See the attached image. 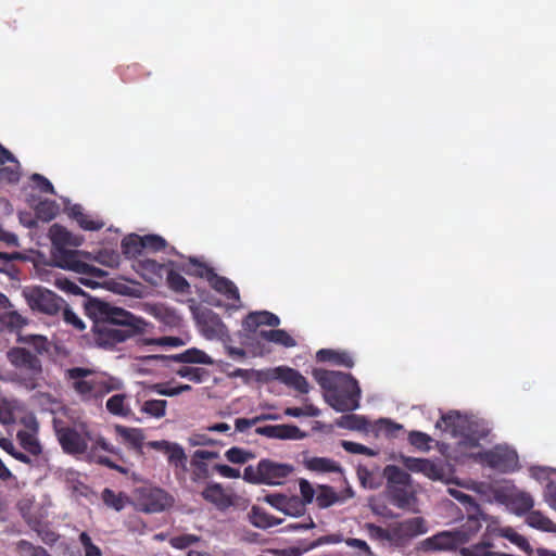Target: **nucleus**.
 Returning <instances> with one entry per match:
<instances>
[{"instance_id": "15", "label": "nucleus", "mask_w": 556, "mask_h": 556, "mask_svg": "<svg viewBox=\"0 0 556 556\" xmlns=\"http://www.w3.org/2000/svg\"><path fill=\"white\" fill-rule=\"evenodd\" d=\"M402 464L406 469L413 472H420L431 480H442L445 476L444 467L441 463H435L427 458L402 457Z\"/></svg>"}, {"instance_id": "55", "label": "nucleus", "mask_w": 556, "mask_h": 556, "mask_svg": "<svg viewBox=\"0 0 556 556\" xmlns=\"http://www.w3.org/2000/svg\"><path fill=\"white\" fill-rule=\"evenodd\" d=\"M144 243V250L153 252L162 251L166 248V241L164 238L157 235H147L142 237Z\"/></svg>"}, {"instance_id": "4", "label": "nucleus", "mask_w": 556, "mask_h": 556, "mask_svg": "<svg viewBox=\"0 0 556 556\" xmlns=\"http://www.w3.org/2000/svg\"><path fill=\"white\" fill-rule=\"evenodd\" d=\"M7 358L14 371L11 380L27 391L40 387L42 377V363L39 356L21 346L11 348L7 352Z\"/></svg>"}, {"instance_id": "7", "label": "nucleus", "mask_w": 556, "mask_h": 556, "mask_svg": "<svg viewBox=\"0 0 556 556\" xmlns=\"http://www.w3.org/2000/svg\"><path fill=\"white\" fill-rule=\"evenodd\" d=\"M92 375L93 370L85 367H72L65 371V378L72 381L73 390L83 401L97 399L110 390L103 380L96 377L89 378Z\"/></svg>"}, {"instance_id": "38", "label": "nucleus", "mask_w": 556, "mask_h": 556, "mask_svg": "<svg viewBox=\"0 0 556 556\" xmlns=\"http://www.w3.org/2000/svg\"><path fill=\"white\" fill-rule=\"evenodd\" d=\"M251 522L257 528L267 529L278 525L280 521L275 517L270 516L262 508L253 506L251 510Z\"/></svg>"}, {"instance_id": "26", "label": "nucleus", "mask_w": 556, "mask_h": 556, "mask_svg": "<svg viewBox=\"0 0 556 556\" xmlns=\"http://www.w3.org/2000/svg\"><path fill=\"white\" fill-rule=\"evenodd\" d=\"M167 268L166 264H161L151 258H144L138 263V269L142 278L153 286H159L162 282Z\"/></svg>"}, {"instance_id": "46", "label": "nucleus", "mask_w": 556, "mask_h": 556, "mask_svg": "<svg viewBox=\"0 0 556 556\" xmlns=\"http://www.w3.org/2000/svg\"><path fill=\"white\" fill-rule=\"evenodd\" d=\"M18 341L31 345L36 351L35 354H37V355L49 351L48 340L43 336H36V334L24 336V337H20Z\"/></svg>"}, {"instance_id": "47", "label": "nucleus", "mask_w": 556, "mask_h": 556, "mask_svg": "<svg viewBox=\"0 0 556 556\" xmlns=\"http://www.w3.org/2000/svg\"><path fill=\"white\" fill-rule=\"evenodd\" d=\"M102 500L106 506L114 508L116 511L122 510L125 506V500L122 493H115L108 488L102 492Z\"/></svg>"}, {"instance_id": "22", "label": "nucleus", "mask_w": 556, "mask_h": 556, "mask_svg": "<svg viewBox=\"0 0 556 556\" xmlns=\"http://www.w3.org/2000/svg\"><path fill=\"white\" fill-rule=\"evenodd\" d=\"M27 430H18L16 439L20 445L33 456H39L42 453V446L37 438L38 422L31 418L26 422Z\"/></svg>"}, {"instance_id": "34", "label": "nucleus", "mask_w": 556, "mask_h": 556, "mask_svg": "<svg viewBox=\"0 0 556 556\" xmlns=\"http://www.w3.org/2000/svg\"><path fill=\"white\" fill-rule=\"evenodd\" d=\"M509 504L518 516L529 514L534 505L533 498L526 492H518L510 496Z\"/></svg>"}, {"instance_id": "42", "label": "nucleus", "mask_w": 556, "mask_h": 556, "mask_svg": "<svg viewBox=\"0 0 556 556\" xmlns=\"http://www.w3.org/2000/svg\"><path fill=\"white\" fill-rule=\"evenodd\" d=\"M502 536L507 539L509 542L518 546L521 551L531 554L532 547L529 541L518 532H516L513 528L508 527L502 530Z\"/></svg>"}, {"instance_id": "2", "label": "nucleus", "mask_w": 556, "mask_h": 556, "mask_svg": "<svg viewBox=\"0 0 556 556\" xmlns=\"http://www.w3.org/2000/svg\"><path fill=\"white\" fill-rule=\"evenodd\" d=\"M313 376L327 392L326 400L333 409L345 413L359 407L361 388L351 374L315 369Z\"/></svg>"}, {"instance_id": "40", "label": "nucleus", "mask_w": 556, "mask_h": 556, "mask_svg": "<svg viewBox=\"0 0 556 556\" xmlns=\"http://www.w3.org/2000/svg\"><path fill=\"white\" fill-rule=\"evenodd\" d=\"M166 282L169 289L179 293H188L190 289V285L187 279L180 275L179 273L167 268L166 271Z\"/></svg>"}, {"instance_id": "9", "label": "nucleus", "mask_w": 556, "mask_h": 556, "mask_svg": "<svg viewBox=\"0 0 556 556\" xmlns=\"http://www.w3.org/2000/svg\"><path fill=\"white\" fill-rule=\"evenodd\" d=\"M428 531L422 517H412L400 522L390 525V544L402 547L408 544L414 538Z\"/></svg>"}, {"instance_id": "36", "label": "nucleus", "mask_w": 556, "mask_h": 556, "mask_svg": "<svg viewBox=\"0 0 556 556\" xmlns=\"http://www.w3.org/2000/svg\"><path fill=\"white\" fill-rule=\"evenodd\" d=\"M528 526L545 532H556V525L539 510H531L526 518Z\"/></svg>"}, {"instance_id": "11", "label": "nucleus", "mask_w": 556, "mask_h": 556, "mask_svg": "<svg viewBox=\"0 0 556 556\" xmlns=\"http://www.w3.org/2000/svg\"><path fill=\"white\" fill-rule=\"evenodd\" d=\"M197 324L202 334L208 339H218L223 342L230 341V334L227 326L219 315L212 309H204L197 315Z\"/></svg>"}, {"instance_id": "39", "label": "nucleus", "mask_w": 556, "mask_h": 556, "mask_svg": "<svg viewBox=\"0 0 556 556\" xmlns=\"http://www.w3.org/2000/svg\"><path fill=\"white\" fill-rule=\"evenodd\" d=\"M338 502H340V496L332 486L319 485L316 496L319 508H328Z\"/></svg>"}, {"instance_id": "59", "label": "nucleus", "mask_w": 556, "mask_h": 556, "mask_svg": "<svg viewBox=\"0 0 556 556\" xmlns=\"http://www.w3.org/2000/svg\"><path fill=\"white\" fill-rule=\"evenodd\" d=\"M341 446L349 453L351 454H363V455H367V456H375L377 453L361 444V443H356V442H352V441H346V440H343L341 442Z\"/></svg>"}, {"instance_id": "32", "label": "nucleus", "mask_w": 556, "mask_h": 556, "mask_svg": "<svg viewBox=\"0 0 556 556\" xmlns=\"http://www.w3.org/2000/svg\"><path fill=\"white\" fill-rule=\"evenodd\" d=\"M408 486L409 485L387 486L388 496L392 504H394L396 507L406 508L412 504L414 495L408 490Z\"/></svg>"}, {"instance_id": "10", "label": "nucleus", "mask_w": 556, "mask_h": 556, "mask_svg": "<svg viewBox=\"0 0 556 556\" xmlns=\"http://www.w3.org/2000/svg\"><path fill=\"white\" fill-rule=\"evenodd\" d=\"M481 459L489 467L501 471L511 472L518 468V455L515 450L508 446L497 445L481 454Z\"/></svg>"}, {"instance_id": "12", "label": "nucleus", "mask_w": 556, "mask_h": 556, "mask_svg": "<svg viewBox=\"0 0 556 556\" xmlns=\"http://www.w3.org/2000/svg\"><path fill=\"white\" fill-rule=\"evenodd\" d=\"M469 538L463 530L442 531L427 538L422 542L425 551H453L468 542Z\"/></svg>"}, {"instance_id": "33", "label": "nucleus", "mask_w": 556, "mask_h": 556, "mask_svg": "<svg viewBox=\"0 0 556 556\" xmlns=\"http://www.w3.org/2000/svg\"><path fill=\"white\" fill-rule=\"evenodd\" d=\"M122 253L128 258H135L144 251L142 237L136 233L129 235L122 240Z\"/></svg>"}, {"instance_id": "62", "label": "nucleus", "mask_w": 556, "mask_h": 556, "mask_svg": "<svg viewBox=\"0 0 556 556\" xmlns=\"http://www.w3.org/2000/svg\"><path fill=\"white\" fill-rule=\"evenodd\" d=\"M300 492L302 495L301 501L304 503V505L313 502L315 491L307 480L302 479L300 481Z\"/></svg>"}, {"instance_id": "13", "label": "nucleus", "mask_w": 556, "mask_h": 556, "mask_svg": "<svg viewBox=\"0 0 556 556\" xmlns=\"http://www.w3.org/2000/svg\"><path fill=\"white\" fill-rule=\"evenodd\" d=\"M86 315L92 320V326L104 324L113 317L126 316V309L115 307L97 298H88L84 303Z\"/></svg>"}, {"instance_id": "8", "label": "nucleus", "mask_w": 556, "mask_h": 556, "mask_svg": "<svg viewBox=\"0 0 556 556\" xmlns=\"http://www.w3.org/2000/svg\"><path fill=\"white\" fill-rule=\"evenodd\" d=\"M23 294L33 311L45 315L55 316L65 305V301L61 296L41 286L26 288Z\"/></svg>"}, {"instance_id": "25", "label": "nucleus", "mask_w": 556, "mask_h": 556, "mask_svg": "<svg viewBox=\"0 0 556 556\" xmlns=\"http://www.w3.org/2000/svg\"><path fill=\"white\" fill-rule=\"evenodd\" d=\"M279 324V317L267 311L251 312L242 321L243 329L248 332H257L261 326L277 327Z\"/></svg>"}, {"instance_id": "63", "label": "nucleus", "mask_w": 556, "mask_h": 556, "mask_svg": "<svg viewBox=\"0 0 556 556\" xmlns=\"http://www.w3.org/2000/svg\"><path fill=\"white\" fill-rule=\"evenodd\" d=\"M15 421L14 413L7 402H0V424L11 425Z\"/></svg>"}, {"instance_id": "27", "label": "nucleus", "mask_w": 556, "mask_h": 556, "mask_svg": "<svg viewBox=\"0 0 556 556\" xmlns=\"http://www.w3.org/2000/svg\"><path fill=\"white\" fill-rule=\"evenodd\" d=\"M153 358H167L176 363L182 364H202V365H213L214 361L211 356H208L204 351L199 350L197 348H191L186 350L182 353L174 354L169 356H153Z\"/></svg>"}, {"instance_id": "23", "label": "nucleus", "mask_w": 556, "mask_h": 556, "mask_svg": "<svg viewBox=\"0 0 556 556\" xmlns=\"http://www.w3.org/2000/svg\"><path fill=\"white\" fill-rule=\"evenodd\" d=\"M202 497L219 510H226L233 505L231 494H228L220 483H210L201 493Z\"/></svg>"}, {"instance_id": "48", "label": "nucleus", "mask_w": 556, "mask_h": 556, "mask_svg": "<svg viewBox=\"0 0 556 556\" xmlns=\"http://www.w3.org/2000/svg\"><path fill=\"white\" fill-rule=\"evenodd\" d=\"M0 447L3 451H5L9 455H11L13 458H15L16 460L22 462L27 465H31L33 462H31L30 457L27 454L20 452L14 446V444L11 440L2 438L0 440Z\"/></svg>"}, {"instance_id": "19", "label": "nucleus", "mask_w": 556, "mask_h": 556, "mask_svg": "<svg viewBox=\"0 0 556 556\" xmlns=\"http://www.w3.org/2000/svg\"><path fill=\"white\" fill-rule=\"evenodd\" d=\"M255 433L279 440H301L306 437L298 426L294 425H267L257 427Z\"/></svg>"}, {"instance_id": "64", "label": "nucleus", "mask_w": 556, "mask_h": 556, "mask_svg": "<svg viewBox=\"0 0 556 556\" xmlns=\"http://www.w3.org/2000/svg\"><path fill=\"white\" fill-rule=\"evenodd\" d=\"M463 556H489L488 546L484 544H476L462 549Z\"/></svg>"}, {"instance_id": "31", "label": "nucleus", "mask_w": 556, "mask_h": 556, "mask_svg": "<svg viewBox=\"0 0 556 556\" xmlns=\"http://www.w3.org/2000/svg\"><path fill=\"white\" fill-rule=\"evenodd\" d=\"M317 359L320 362H331L339 366L352 368L354 366L353 357L349 352H340L330 349H321L317 352Z\"/></svg>"}, {"instance_id": "29", "label": "nucleus", "mask_w": 556, "mask_h": 556, "mask_svg": "<svg viewBox=\"0 0 556 556\" xmlns=\"http://www.w3.org/2000/svg\"><path fill=\"white\" fill-rule=\"evenodd\" d=\"M303 464L307 470L317 473L343 472L341 465L338 462L328 457H308L304 459Z\"/></svg>"}, {"instance_id": "49", "label": "nucleus", "mask_w": 556, "mask_h": 556, "mask_svg": "<svg viewBox=\"0 0 556 556\" xmlns=\"http://www.w3.org/2000/svg\"><path fill=\"white\" fill-rule=\"evenodd\" d=\"M225 456L227 460L232 464H244L254 457L251 452L237 446L230 447L226 451Z\"/></svg>"}, {"instance_id": "56", "label": "nucleus", "mask_w": 556, "mask_h": 556, "mask_svg": "<svg viewBox=\"0 0 556 556\" xmlns=\"http://www.w3.org/2000/svg\"><path fill=\"white\" fill-rule=\"evenodd\" d=\"M319 409L314 405H306L304 408L302 407H287L285 409V415L290 417H302L309 416L316 417L319 415Z\"/></svg>"}, {"instance_id": "24", "label": "nucleus", "mask_w": 556, "mask_h": 556, "mask_svg": "<svg viewBox=\"0 0 556 556\" xmlns=\"http://www.w3.org/2000/svg\"><path fill=\"white\" fill-rule=\"evenodd\" d=\"M276 378L283 382L286 386L293 388L302 394L309 391V384L306 378L300 371L290 367H278L275 370Z\"/></svg>"}, {"instance_id": "53", "label": "nucleus", "mask_w": 556, "mask_h": 556, "mask_svg": "<svg viewBox=\"0 0 556 556\" xmlns=\"http://www.w3.org/2000/svg\"><path fill=\"white\" fill-rule=\"evenodd\" d=\"M271 337L273 339L270 342L277 345H281L283 348H293L296 345V341L285 329H274V334Z\"/></svg>"}, {"instance_id": "14", "label": "nucleus", "mask_w": 556, "mask_h": 556, "mask_svg": "<svg viewBox=\"0 0 556 556\" xmlns=\"http://www.w3.org/2000/svg\"><path fill=\"white\" fill-rule=\"evenodd\" d=\"M140 506L146 513H160L170 507L173 497L160 488L144 489L140 493Z\"/></svg>"}, {"instance_id": "6", "label": "nucleus", "mask_w": 556, "mask_h": 556, "mask_svg": "<svg viewBox=\"0 0 556 556\" xmlns=\"http://www.w3.org/2000/svg\"><path fill=\"white\" fill-rule=\"evenodd\" d=\"M292 471V465L264 458L256 466L249 465L244 468L243 480L251 484L279 485Z\"/></svg>"}, {"instance_id": "52", "label": "nucleus", "mask_w": 556, "mask_h": 556, "mask_svg": "<svg viewBox=\"0 0 556 556\" xmlns=\"http://www.w3.org/2000/svg\"><path fill=\"white\" fill-rule=\"evenodd\" d=\"M199 541H200V538L198 535H194V534H180V535L173 536L169 540V544L174 548L185 549V548H188L189 546L198 543Z\"/></svg>"}, {"instance_id": "54", "label": "nucleus", "mask_w": 556, "mask_h": 556, "mask_svg": "<svg viewBox=\"0 0 556 556\" xmlns=\"http://www.w3.org/2000/svg\"><path fill=\"white\" fill-rule=\"evenodd\" d=\"M79 542L84 548L85 556H102L101 548L92 543L90 535L86 531L79 534Z\"/></svg>"}, {"instance_id": "21", "label": "nucleus", "mask_w": 556, "mask_h": 556, "mask_svg": "<svg viewBox=\"0 0 556 556\" xmlns=\"http://www.w3.org/2000/svg\"><path fill=\"white\" fill-rule=\"evenodd\" d=\"M152 393L143 389L136 395V403L142 414L152 418H163L166 415L167 401L151 399Z\"/></svg>"}, {"instance_id": "18", "label": "nucleus", "mask_w": 556, "mask_h": 556, "mask_svg": "<svg viewBox=\"0 0 556 556\" xmlns=\"http://www.w3.org/2000/svg\"><path fill=\"white\" fill-rule=\"evenodd\" d=\"M219 453L216 451L197 450L191 456V480L193 482L205 481L210 478L211 472L206 460L216 459Z\"/></svg>"}, {"instance_id": "35", "label": "nucleus", "mask_w": 556, "mask_h": 556, "mask_svg": "<svg viewBox=\"0 0 556 556\" xmlns=\"http://www.w3.org/2000/svg\"><path fill=\"white\" fill-rule=\"evenodd\" d=\"M109 413L119 417H129L132 415L130 407L126 404V395L125 394H114L112 395L105 404Z\"/></svg>"}, {"instance_id": "58", "label": "nucleus", "mask_w": 556, "mask_h": 556, "mask_svg": "<svg viewBox=\"0 0 556 556\" xmlns=\"http://www.w3.org/2000/svg\"><path fill=\"white\" fill-rule=\"evenodd\" d=\"M146 345H160V346H181L185 344L184 340L179 337H161L155 339H146Z\"/></svg>"}, {"instance_id": "5", "label": "nucleus", "mask_w": 556, "mask_h": 556, "mask_svg": "<svg viewBox=\"0 0 556 556\" xmlns=\"http://www.w3.org/2000/svg\"><path fill=\"white\" fill-rule=\"evenodd\" d=\"M435 427L459 439L458 444L466 448L479 446L480 440L489 433V430L478 420L460 415L458 412L443 415Z\"/></svg>"}, {"instance_id": "41", "label": "nucleus", "mask_w": 556, "mask_h": 556, "mask_svg": "<svg viewBox=\"0 0 556 556\" xmlns=\"http://www.w3.org/2000/svg\"><path fill=\"white\" fill-rule=\"evenodd\" d=\"M337 425L344 429L361 431L367 429L368 420L364 416L350 414L341 416Z\"/></svg>"}, {"instance_id": "57", "label": "nucleus", "mask_w": 556, "mask_h": 556, "mask_svg": "<svg viewBox=\"0 0 556 556\" xmlns=\"http://www.w3.org/2000/svg\"><path fill=\"white\" fill-rule=\"evenodd\" d=\"M14 166L0 167V181L7 184H16L20 180L18 163Z\"/></svg>"}, {"instance_id": "51", "label": "nucleus", "mask_w": 556, "mask_h": 556, "mask_svg": "<svg viewBox=\"0 0 556 556\" xmlns=\"http://www.w3.org/2000/svg\"><path fill=\"white\" fill-rule=\"evenodd\" d=\"M365 529L368 532L370 539L390 543V526L388 528H382L375 523L368 522L365 523Z\"/></svg>"}, {"instance_id": "43", "label": "nucleus", "mask_w": 556, "mask_h": 556, "mask_svg": "<svg viewBox=\"0 0 556 556\" xmlns=\"http://www.w3.org/2000/svg\"><path fill=\"white\" fill-rule=\"evenodd\" d=\"M59 212V206L54 201H41L36 206V215L43 222L52 220Z\"/></svg>"}, {"instance_id": "60", "label": "nucleus", "mask_w": 556, "mask_h": 556, "mask_svg": "<svg viewBox=\"0 0 556 556\" xmlns=\"http://www.w3.org/2000/svg\"><path fill=\"white\" fill-rule=\"evenodd\" d=\"M65 323L72 325L75 329L81 331L85 329L84 321L68 307L65 303L64 308L61 311Z\"/></svg>"}, {"instance_id": "45", "label": "nucleus", "mask_w": 556, "mask_h": 556, "mask_svg": "<svg viewBox=\"0 0 556 556\" xmlns=\"http://www.w3.org/2000/svg\"><path fill=\"white\" fill-rule=\"evenodd\" d=\"M176 374L181 378H187L188 380L200 383L204 380L205 376H207V371L204 368L200 367H189L184 366L179 368Z\"/></svg>"}, {"instance_id": "1", "label": "nucleus", "mask_w": 556, "mask_h": 556, "mask_svg": "<svg viewBox=\"0 0 556 556\" xmlns=\"http://www.w3.org/2000/svg\"><path fill=\"white\" fill-rule=\"evenodd\" d=\"M50 238L53 247L52 258L54 264L60 268L83 275L79 278L81 285L93 289L99 286V282L93 280L94 278L103 279L108 276L105 270L87 262L89 258L88 253L66 249V245L71 243L72 233L64 227L54 224L50 228Z\"/></svg>"}, {"instance_id": "20", "label": "nucleus", "mask_w": 556, "mask_h": 556, "mask_svg": "<svg viewBox=\"0 0 556 556\" xmlns=\"http://www.w3.org/2000/svg\"><path fill=\"white\" fill-rule=\"evenodd\" d=\"M203 275L210 286L218 293L225 295L228 300L236 302L240 301V293L237 286L226 277L219 276L215 273L214 268H205Z\"/></svg>"}, {"instance_id": "17", "label": "nucleus", "mask_w": 556, "mask_h": 556, "mask_svg": "<svg viewBox=\"0 0 556 556\" xmlns=\"http://www.w3.org/2000/svg\"><path fill=\"white\" fill-rule=\"evenodd\" d=\"M56 435L61 447L67 454H84L88 448L87 440L72 427L58 429Z\"/></svg>"}, {"instance_id": "3", "label": "nucleus", "mask_w": 556, "mask_h": 556, "mask_svg": "<svg viewBox=\"0 0 556 556\" xmlns=\"http://www.w3.org/2000/svg\"><path fill=\"white\" fill-rule=\"evenodd\" d=\"M147 327L148 323L143 318L126 311V316L113 317L104 324L92 326V340L97 346L111 350L128 339L143 334Z\"/></svg>"}, {"instance_id": "37", "label": "nucleus", "mask_w": 556, "mask_h": 556, "mask_svg": "<svg viewBox=\"0 0 556 556\" xmlns=\"http://www.w3.org/2000/svg\"><path fill=\"white\" fill-rule=\"evenodd\" d=\"M384 477L387 478L388 485H409L410 476L403 469L394 465H388L384 468Z\"/></svg>"}, {"instance_id": "16", "label": "nucleus", "mask_w": 556, "mask_h": 556, "mask_svg": "<svg viewBox=\"0 0 556 556\" xmlns=\"http://www.w3.org/2000/svg\"><path fill=\"white\" fill-rule=\"evenodd\" d=\"M149 447L163 452L167 455L168 463L182 472L187 471V455L185 450L178 443L169 442L166 440L150 441L147 444Z\"/></svg>"}, {"instance_id": "44", "label": "nucleus", "mask_w": 556, "mask_h": 556, "mask_svg": "<svg viewBox=\"0 0 556 556\" xmlns=\"http://www.w3.org/2000/svg\"><path fill=\"white\" fill-rule=\"evenodd\" d=\"M408 442L414 447L428 452L430 450V443L432 442V438L421 431H410L408 434Z\"/></svg>"}, {"instance_id": "50", "label": "nucleus", "mask_w": 556, "mask_h": 556, "mask_svg": "<svg viewBox=\"0 0 556 556\" xmlns=\"http://www.w3.org/2000/svg\"><path fill=\"white\" fill-rule=\"evenodd\" d=\"M305 505L298 496H287L282 510L286 515L300 516L304 513Z\"/></svg>"}, {"instance_id": "30", "label": "nucleus", "mask_w": 556, "mask_h": 556, "mask_svg": "<svg viewBox=\"0 0 556 556\" xmlns=\"http://www.w3.org/2000/svg\"><path fill=\"white\" fill-rule=\"evenodd\" d=\"M115 431L129 445L130 448L135 450L139 454H142L144 435L141 429L128 428L117 425L115 427Z\"/></svg>"}, {"instance_id": "61", "label": "nucleus", "mask_w": 556, "mask_h": 556, "mask_svg": "<svg viewBox=\"0 0 556 556\" xmlns=\"http://www.w3.org/2000/svg\"><path fill=\"white\" fill-rule=\"evenodd\" d=\"M30 179L41 192L55 193L53 185L45 176L36 173L31 175Z\"/></svg>"}, {"instance_id": "28", "label": "nucleus", "mask_w": 556, "mask_h": 556, "mask_svg": "<svg viewBox=\"0 0 556 556\" xmlns=\"http://www.w3.org/2000/svg\"><path fill=\"white\" fill-rule=\"evenodd\" d=\"M68 215L77 222L79 227L88 231H97L104 227V222L100 218H94L92 215L84 212L80 204H74L68 208Z\"/></svg>"}]
</instances>
